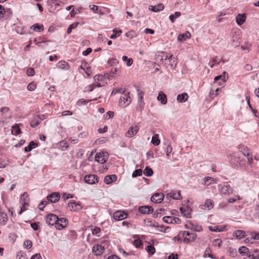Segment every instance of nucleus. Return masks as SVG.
I'll return each instance as SVG.
<instances>
[{"mask_svg": "<svg viewBox=\"0 0 259 259\" xmlns=\"http://www.w3.org/2000/svg\"><path fill=\"white\" fill-rule=\"evenodd\" d=\"M113 34H112L110 37L111 39H115L121 35L122 31L120 29L115 28L113 30Z\"/></svg>", "mask_w": 259, "mask_h": 259, "instance_id": "36", "label": "nucleus"}, {"mask_svg": "<svg viewBox=\"0 0 259 259\" xmlns=\"http://www.w3.org/2000/svg\"><path fill=\"white\" fill-rule=\"evenodd\" d=\"M98 40L99 42H105L108 40V39L104 36L102 34H100L98 36Z\"/></svg>", "mask_w": 259, "mask_h": 259, "instance_id": "60", "label": "nucleus"}, {"mask_svg": "<svg viewBox=\"0 0 259 259\" xmlns=\"http://www.w3.org/2000/svg\"><path fill=\"white\" fill-rule=\"evenodd\" d=\"M180 211L183 215L187 218L191 217V209L188 207H182L180 208Z\"/></svg>", "mask_w": 259, "mask_h": 259, "instance_id": "26", "label": "nucleus"}, {"mask_svg": "<svg viewBox=\"0 0 259 259\" xmlns=\"http://www.w3.org/2000/svg\"><path fill=\"white\" fill-rule=\"evenodd\" d=\"M104 116L105 119H109L113 117L114 112L113 111H109L106 114H104Z\"/></svg>", "mask_w": 259, "mask_h": 259, "instance_id": "57", "label": "nucleus"}, {"mask_svg": "<svg viewBox=\"0 0 259 259\" xmlns=\"http://www.w3.org/2000/svg\"><path fill=\"white\" fill-rule=\"evenodd\" d=\"M163 9L164 6L162 4H159L158 5L154 6H151L149 7V10L154 12L162 11Z\"/></svg>", "mask_w": 259, "mask_h": 259, "instance_id": "31", "label": "nucleus"}, {"mask_svg": "<svg viewBox=\"0 0 259 259\" xmlns=\"http://www.w3.org/2000/svg\"><path fill=\"white\" fill-rule=\"evenodd\" d=\"M172 216H165L162 218V220L167 224H172Z\"/></svg>", "mask_w": 259, "mask_h": 259, "instance_id": "51", "label": "nucleus"}, {"mask_svg": "<svg viewBox=\"0 0 259 259\" xmlns=\"http://www.w3.org/2000/svg\"><path fill=\"white\" fill-rule=\"evenodd\" d=\"M238 148L239 151L242 153L245 156H248L249 154H251L248 147L244 145H240Z\"/></svg>", "mask_w": 259, "mask_h": 259, "instance_id": "24", "label": "nucleus"}, {"mask_svg": "<svg viewBox=\"0 0 259 259\" xmlns=\"http://www.w3.org/2000/svg\"><path fill=\"white\" fill-rule=\"evenodd\" d=\"M248 257L250 259H259V250H256L252 253H249Z\"/></svg>", "mask_w": 259, "mask_h": 259, "instance_id": "39", "label": "nucleus"}, {"mask_svg": "<svg viewBox=\"0 0 259 259\" xmlns=\"http://www.w3.org/2000/svg\"><path fill=\"white\" fill-rule=\"evenodd\" d=\"M157 100L160 101L162 104L165 105L167 103L166 95L162 92H160L157 97Z\"/></svg>", "mask_w": 259, "mask_h": 259, "instance_id": "28", "label": "nucleus"}, {"mask_svg": "<svg viewBox=\"0 0 259 259\" xmlns=\"http://www.w3.org/2000/svg\"><path fill=\"white\" fill-rule=\"evenodd\" d=\"M240 38L239 35L236 33H235L233 35L232 39H231V46L232 47H233L234 48H236V47H238L240 43Z\"/></svg>", "mask_w": 259, "mask_h": 259, "instance_id": "20", "label": "nucleus"}, {"mask_svg": "<svg viewBox=\"0 0 259 259\" xmlns=\"http://www.w3.org/2000/svg\"><path fill=\"white\" fill-rule=\"evenodd\" d=\"M137 91L138 96V101H144V93L140 89H137Z\"/></svg>", "mask_w": 259, "mask_h": 259, "instance_id": "52", "label": "nucleus"}, {"mask_svg": "<svg viewBox=\"0 0 259 259\" xmlns=\"http://www.w3.org/2000/svg\"><path fill=\"white\" fill-rule=\"evenodd\" d=\"M191 37V34L188 32L185 33L180 34L178 36V40L179 42H183L186 39L189 38Z\"/></svg>", "mask_w": 259, "mask_h": 259, "instance_id": "29", "label": "nucleus"}, {"mask_svg": "<svg viewBox=\"0 0 259 259\" xmlns=\"http://www.w3.org/2000/svg\"><path fill=\"white\" fill-rule=\"evenodd\" d=\"M181 235H182V232H180L178 235L174 237L173 240L175 242H178V243H181L182 242V241L183 242V240H182V237L181 236Z\"/></svg>", "mask_w": 259, "mask_h": 259, "instance_id": "59", "label": "nucleus"}, {"mask_svg": "<svg viewBox=\"0 0 259 259\" xmlns=\"http://www.w3.org/2000/svg\"><path fill=\"white\" fill-rule=\"evenodd\" d=\"M29 201V198H28V196L26 193H24L22 195H21L20 202L22 205L21 207V210L19 212V214H21L25 210V205H27L28 202Z\"/></svg>", "mask_w": 259, "mask_h": 259, "instance_id": "4", "label": "nucleus"}, {"mask_svg": "<svg viewBox=\"0 0 259 259\" xmlns=\"http://www.w3.org/2000/svg\"><path fill=\"white\" fill-rule=\"evenodd\" d=\"M142 172L143 171L141 169H136L133 172L132 177L135 178L138 176H141L142 175Z\"/></svg>", "mask_w": 259, "mask_h": 259, "instance_id": "53", "label": "nucleus"}, {"mask_svg": "<svg viewBox=\"0 0 259 259\" xmlns=\"http://www.w3.org/2000/svg\"><path fill=\"white\" fill-rule=\"evenodd\" d=\"M230 162L235 167H237L243 164V161L239 158L235 156H233L231 158Z\"/></svg>", "mask_w": 259, "mask_h": 259, "instance_id": "22", "label": "nucleus"}, {"mask_svg": "<svg viewBox=\"0 0 259 259\" xmlns=\"http://www.w3.org/2000/svg\"><path fill=\"white\" fill-rule=\"evenodd\" d=\"M192 230L196 232H200L202 231V228L201 226L197 224H193Z\"/></svg>", "mask_w": 259, "mask_h": 259, "instance_id": "56", "label": "nucleus"}, {"mask_svg": "<svg viewBox=\"0 0 259 259\" xmlns=\"http://www.w3.org/2000/svg\"><path fill=\"white\" fill-rule=\"evenodd\" d=\"M164 198L162 193H155L151 198V200L154 203H160Z\"/></svg>", "mask_w": 259, "mask_h": 259, "instance_id": "17", "label": "nucleus"}, {"mask_svg": "<svg viewBox=\"0 0 259 259\" xmlns=\"http://www.w3.org/2000/svg\"><path fill=\"white\" fill-rule=\"evenodd\" d=\"M21 132V130L18 124H16L15 125L12 126L11 130V133L12 135L17 136L20 134Z\"/></svg>", "mask_w": 259, "mask_h": 259, "instance_id": "35", "label": "nucleus"}, {"mask_svg": "<svg viewBox=\"0 0 259 259\" xmlns=\"http://www.w3.org/2000/svg\"><path fill=\"white\" fill-rule=\"evenodd\" d=\"M181 12H176L174 14H171L169 16V18L170 21L172 23H174L175 21V20L177 18L180 17L181 16Z\"/></svg>", "mask_w": 259, "mask_h": 259, "instance_id": "41", "label": "nucleus"}, {"mask_svg": "<svg viewBox=\"0 0 259 259\" xmlns=\"http://www.w3.org/2000/svg\"><path fill=\"white\" fill-rule=\"evenodd\" d=\"M151 143L154 146H158L160 143V140L159 139V136L158 134H155L152 137Z\"/></svg>", "mask_w": 259, "mask_h": 259, "instance_id": "38", "label": "nucleus"}, {"mask_svg": "<svg viewBox=\"0 0 259 259\" xmlns=\"http://www.w3.org/2000/svg\"><path fill=\"white\" fill-rule=\"evenodd\" d=\"M172 198L176 200H181L182 199V196L181 194L180 191H171L166 195L165 199H169Z\"/></svg>", "mask_w": 259, "mask_h": 259, "instance_id": "7", "label": "nucleus"}, {"mask_svg": "<svg viewBox=\"0 0 259 259\" xmlns=\"http://www.w3.org/2000/svg\"><path fill=\"white\" fill-rule=\"evenodd\" d=\"M221 62L225 63L226 61L223 58L215 56L209 60V65L211 68H213L217 66Z\"/></svg>", "mask_w": 259, "mask_h": 259, "instance_id": "10", "label": "nucleus"}, {"mask_svg": "<svg viewBox=\"0 0 259 259\" xmlns=\"http://www.w3.org/2000/svg\"><path fill=\"white\" fill-rule=\"evenodd\" d=\"M60 198L59 193L58 192H54L47 196V199L49 201L52 203L57 202Z\"/></svg>", "mask_w": 259, "mask_h": 259, "instance_id": "19", "label": "nucleus"}, {"mask_svg": "<svg viewBox=\"0 0 259 259\" xmlns=\"http://www.w3.org/2000/svg\"><path fill=\"white\" fill-rule=\"evenodd\" d=\"M145 103L144 101H138V103L136 109L139 111H141L144 107Z\"/></svg>", "mask_w": 259, "mask_h": 259, "instance_id": "49", "label": "nucleus"}, {"mask_svg": "<svg viewBox=\"0 0 259 259\" xmlns=\"http://www.w3.org/2000/svg\"><path fill=\"white\" fill-rule=\"evenodd\" d=\"M108 158V155L107 153L99 152L97 153L95 156V160L99 163L103 164L106 162Z\"/></svg>", "mask_w": 259, "mask_h": 259, "instance_id": "5", "label": "nucleus"}, {"mask_svg": "<svg viewBox=\"0 0 259 259\" xmlns=\"http://www.w3.org/2000/svg\"><path fill=\"white\" fill-rule=\"evenodd\" d=\"M203 206L208 210L211 209L213 207L212 201L210 199H207L205 201Z\"/></svg>", "mask_w": 259, "mask_h": 259, "instance_id": "42", "label": "nucleus"}, {"mask_svg": "<svg viewBox=\"0 0 259 259\" xmlns=\"http://www.w3.org/2000/svg\"><path fill=\"white\" fill-rule=\"evenodd\" d=\"M238 251L240 254L245 255L247 254L248 249L245 246H241L239 248Z\"/></svg>", "mask_w": 259, "mask_h": 259, "instance_id": "47", "label": "nucleus"}, {"mask_svg": "<svg viewBox=\"0 0 259 259\" xmlns=\"http://www.w3.org/2000/svg\"><path fill=\"white\" fill-rule=\"evenodd\" d=\"M23 245L26 249H30L32 246V242L30 240H26L24 242Z\"/></svg>", "mask_w": 259, "mask_h": 259, "instance_id": "50", "label": "nucleus"}, {"mask_svg": "<svg viewBox=\"0 0 259 259\" xmlns=\"http://www.w3.org/2000/svg\"><path fill=\"white\" fill-rule=\"evenodd\" d=\"M197 234L195 233H190L189 231L182 232V237L183 238V242L189 243L194 241L197 238Z\"/></svg>", "mask_w": 259, "mask_h": 259, "instance_id": "3", "label": "nucleus"}, {"mask_svg": "<svg viewBox=\"0 0 259 259\" xmlns=\"http://www.w3.org/2000/svg\"><path fill=\"white\" fill-rule=\"evenodd\" d=\"M31 29L33 31L37 32H40L44 30V26L42 25H39L36 23L31 26Z\"/></svg>", "mask_w": 259, "mask_h": 259, "instance_id": "37", "label": "nucleus"}, {"mask_svg": "<svg viewBox=\"0 0 259 259\" xmlns=\"http://www.w3.org/2000/svg\"><path fill=\"white\" fill-rule=\"evenodd\" d=\"M101 232V229L99 227H95L93 230H92V234L93 235H96L98 237L100 236L99 233Z\"/></svg>", "mask_w": 259, "mask_h": 259, "instance_id": "55", "label": "nucleus"}, {"mask_svg": "<svg viewBox=\"0 0 259 259\" xmlns=\"http://www.w3.org/2000/svg\"><path fill=\"white\" fill-rule=\"evenodd\" d=\"M57 220H58V216L53 213L49 214L46 217V222L49 225H55L56 226Z\"/></svg>", "mask_w": 259, "mask_h": 259, "instance_id": "6", "label": "nucleus"}, {"mask_svg": "<svg viewBox=\"0 0 259 259\" xmlns=\"http://www.w3.org/2000/svg\"><path fill=\"white\" fill-rule=\"evenodd\" d=\"M67 220L64 218H58V220L56 226V228L58 230H62L66 227L67 225Z\"/></svg>", "mask_w": 259, "mask_h": 259, "instance_id": "11", "label": "nucleus"}, {"mask_svg": "<svg viewBox=\"0 0 259 259\" xmlns=\"http://www.w3.org/2000/svg\"><path fill=\"white\" fill-rule=\"evenodd\" d=\"M92 251L96 255H101L104 251V247L101 245L96 244L93 246Z\"/></svg>", "mask_w": 259, "mask_h": 259, "instance_id": "16", "label": "nucleus"}, {"mask_svg": "<svg viewBox=\"0 0 259 259\" xmlns=\"http://www.w3.org/2000/svg\"><path fill=\"white\" fill-rule=\"evenodd\" d=\"M188 94L184 93L178 95L177 101L180 103H183L186 102L188 100Z\"/></svg>", "mask_w": 259, "mask_h": 259, "instance_id": "33", "label": "nucleus"}, {"mask_svg": "<svg viewBox=\"0 0 259 259\" xmlns=\"http://www.w3.org/2000/svg\"><path fill=\"white\" fill-rule=\"evenodd\" d=\"M219 80H220V82H218V84L220 85H223L226 82L225 76L221 75L215 76L214 78V84H217Z\"/></svg>", "mask_w": 259, "mask_h": 259, "instance_id": "30", "label": "nucleus"}, {"mask_svg": "<svg viewBox=\"0 0 259 259\" xmlns=\"http://www.w3.org/2000/svg\"><path fill=\"white\" fill-rule=\"evenodd\" d=\"M123 95L120 97L119 100V103L121 105H125V107L128 106L130 103L131 102V98L129 96V93H124Z\"/></svg>", "mask_w": 259, "mask_h": 259, "instance_id": "9", "label": "nucleus"}, {"mask_svg": "<svg viewBox=\"0 0 259 259\" xmlns=\"http://www.w3.org/2000/svg\"><path fill=\"white\" fill-rule=\"evenodd\" d=\"M78 24V23H74L71 24L69 26L68 28L67 29V33L68 34H70L72 30L73 29L75 28L77 26Z\"/></svg>", "mask_w": 259, "mask_h": 259, "instance_id": "54", "label": "nucleus"}, {"mask_svg": "<svg viewBox=\"0 0 259 259\" xmlns=\"http://www.w3.org/2000/svg\"><path fill=\"white\" fill-rule=\"evenodd\" d=\"M127 215L124 211L118 210L113 213V217L116 220H122L126 218Z\"/></svg>", "mask_w": 259, "mask_h": 259, "instance_id": "15", "label": "nucleus"}, {"mask_svg": "<svg viewBox=\"0 0 259 259\" xmlns=\"http://www.w3.org/2000/svg\"><path fill=\"white\" fill-rule=\"evenodd\" d=\"M218 188L221 195L224 197H228L233 192V189L229 185H219Z\"/></svg>", "mask_w": 259, "mask_h": 259, "instance_id": "2", "label": "nucleus"}, {"mask_svg": "<svg viewBox=\"0 0 259 259\" xmlns=\"http://www.w3.org/2000/svg\"><path fill=\"white\" fill-rule=\"evenodd\" d=\"M42 118H41L40 115H36L33 117L30 121V125L32 127L34 128L39 124Z\"/></svg>", "mask_w": 259, "mask_h": 259, "instance_id": "18", "label": "nucleus"}, {"mask_svg": "<svg viewBox=\"0 0 259 259\" xmlns=\"http://www.w3.org/2000/svg\"><path fill=\"white\" fill-rule=\"evenodd\" d=\"M139 130V128L137 125H132L128 129V131L125 133V136L131 138L137 134Z\"/></svg>", "mask_w": 259, "mask_h": 259, "instance_id": "12", "label": "nucleus"}, {"mask_svg": "<svg viewBox=\"0 0 259 259\" xmlns=\"http://www.w3.org/2000/svg\"><path fill=\"white\" fill-rule=\"evenodd\" d=\"M133 244L137 248H139L142 245L141 240L140 239H136L134 241Z\"/></svg>", "mask_w": 259, "mask_h": 259, "instance_id": "63", "label": "nucleus"}, {"mask_svg": "<svg viewBox=\"0 0 259 259\" xmlns=\"http://www.w3.org/2000/svg\"><path fill=\"white\" fill-rule=\"evenodd\" d=\"M233 235L234 237H235L236 239L240 240L245 237L246 236V234L243 230H237L234 231Z\"/></svg>", "mask_w": 259, "mask_h": 259, "instance_id": "23", "label": "nucleus"}, {"mask_svg": "<svg viewBox=\"0 0 259 259\" xmlns=\"http://www.w3.org/2000/svg\"><path fill=\"white\" fill-rule=\"evenodd\" d=\"M103 79H104V77H103V75H100V74L96 75L94 77V80L95 82H96V81L98 82L100 81H102Z\"/></svg>", "mask_w": 259, "mask_h": 259, "instance_id": "62", "label": "nucleus"}, {"mask_svg": "<svg viewBox=\"0 0 259 259\" xmlns=\"http://www.w3.org/2000/svg\"><path fill=\"white\" fill-rule=\"evenodd\" d=\"M156 59L157 61L164 63L165 64L170 65L172 67L174 65H176L175 63V58L173 57V55H170L166 52H161L156 55Z\"/></svg>", "mask_w": 259, "mask_h": 259, "instance_id": "1", "label": "nucleus"}, {"mask_svg": "<svg viewBox=\"0 0 259 259\" xmlns=\"http://www.w3.org/2000/svg\"><path fill=\"white\" fill-rule=\"evenodd\" d=\"M165 147L164 148V151L166 155L168 156L172 152V148L169 143H165Z\"/></svg>", "mask_w": 259, "mask_h": 259, "instance_id": "43", "label": "nucleus"}, {"mask_svg": "<svg viewBox=\"0 0 259 259\" xmlns=\"http://www.w3.org/2000/svg\"><path fill=\"white\" fill-rule=\"evenodd\" d=\"M143 173L145 176H146L147 177H150L153 175V170L151 168H150L149 167H146L144 169V170L143 171Z\"/></svg>", "mask_w": 259, "mask_h": 259, "instance_id": "44", "label": "nucleus"}, {"mask_svg": "<svg viewBox=\"0 0 259 259\" xmlns=\"http://www.w3.org/2000/svg\"><path fill=\"white\" fill-rule=\"evenodd\" d=\"M222 242L223 241L221 239H216L213 241V244L214 246H218L220 248L222 244Z\"/></svg>", "mask_w": 259, "mask_h": 259, "instance_id": "58", "label": "nucleus"}, {"mask_svg": "<svg viewBox=\"0 0 259 259\" xmlns=\"http://www.w3.org/2000/svg\"><path fill=\"white\" fill-rule=\"evenodd\" d=\"M123 61L126 62L127 66H130L133 64V61L132 58H128L126 56H123L122 58Z\"/></svg>", "mask_w": 259, "mask_h": 259, "instance_id": "45", "label": "nucleus"}, {"mask_svg": "<svg viewBox=\"0 0 259 259\" xmlns=\"http://www.w3.org/2000/svg\"><path fill=\"white\" fill-rule=\"evenodd\" d=\"M84 180L86 183L93 185L99 182V178L96 175H89L84 177Z\"/></svg>", "mask_w": 259, "mask_h": 259, "instance_id": "8", "label": "nucleus"}, {"mask_svg": "<svg viewBox=\"0 0 259 259\" xmlns=\"http://www.w3.org/2000/svg\"><path fill=\"white\" fill-rule=\"evenodd\" d=\"M67 209L70 211H77L81 209V206L79 203L72 201L68 203Z\"/></svg>", "mask_w": 259, "mask_h": 259, "instance_id": "13", "label": "nucleus"}, {"mask_svg": "<svg viewBox=\"0 0 259 259\" xmlns=\"http://www.w3.org/2000/svg\"><path fill=\"white\" fill-rule=\"evenodd\" d=\"M96 100V99H93V100H85L83 99H80L78 100V101L77 102V104L78 106H81L82 105H85L86 104L88 103L89 102H90L92 100Z\"/></svg>", "mask_w": 259, "mask_h": 259, "instance_id": "46", "label": "nucleus"}, {"mask_svg": "<svg viewBox=\"0 0 259 259\" xmlns=\"http://www.w3.org/2000/svg\"><path fill=\"white\" fill-rule=\"evenodd\" d=\"M117 177L115 175H108L104 178V182L106 184H111L116 181Z\"/></svg>", "mask_w": 259, "mask_h": 259, "instance_id": "21", "label": "nucleus"}, {"mask_svg": "<svg viewBox=\"0 0 259 259\" xmlns=\"http://www.w3.org/2000/svg\"><path fill=\"white\" fill-rule=\"evenodd\" d=\"M57 67L65 70H68L70 68L69 64L64 61H59L57 64Z\"/></svg>", "mask_w": 259, "mask_h": 259, "instance_id": "27", "label": "nucleus"}, {"mask_svg": "<svg viewBox=\"0 0 259 259\" xmlns=\"http://www.w3.org/2000/svg\"><path fill=\"white\" fill-rule=\"evenodd\" d=\"M30 259H42V257L40 253H37L33 254L30 258Z\"/></svg>", "mask_w": 259, "mask_h": 259, "instance_id": "64", "label": "nucleus"}, {"mask_svg": "<svg viewBox=\"0 0 259 259\" xmlns=\"http://www.w3.org/2000/svg\"><path fill=\"white\" fill-rule=\"evenodd\" d=\"M209 230L211 232H222L228 230L227 226H209Z\"/></svg>", "mask_w": 259, "mask_h": 259, "instance_id": "14", "label": "nucleus"}, {"mask_svg": "<svg viewBox=\"0 0 259 259\" xmlns=\"http://www.w3.org/2000/svg\"><path fill=\"white\" fill-rule=\"evenodd\" d=\"M202 181H203L202 184L203 185L208 186V185H210L212 183L211 181H213L214 179L212 177H206L204 178L203 179Z\"/></svg>", "mask_w": 259, "mask_h": 259, "instance_id": "40", "label": "nucleus"}, {"mask_svg": "<svg viewBox=\"0 0 259 259\" xmlns=\"http://www.w3.org/2000/svg\"><path fill=\"white\" fill-rule=\"evenodd\" d=\"M246 20V16L245 14H239L236 16V22L238 25H241Z\"/></svg>", "mask_w": 259, "mask_h": 259, "instance_id": "32", "label": "nucleus"}, {"mask_svg": "<svg viewBox=\"0 0 259 259\" xmlns=\"http://www.w3.org/2000/svg\"><path fill=\"white\" fill-rule=\"evenodd\" d=\"M35 88H36V84L33 82H30L27 85V89L30 91H34L35 89Z\"/></svg>", "mask_w": 259, "mask_h": 259, "instance_id": "61", "label": "nucleus"}, {"mask_svg": "<svg viewBox=\"0 0 259 259\" xmlns=\"http://www.w3.org/2000/svg\"><path fill=\"white\" fill-rule=\"evenodd\" d=\"M8 221L7 214L3 212L0 211V224L5 225Z\"/></svg>", "mask_w": 259, "mask_h": 259, "instance_id": "34", "label": "nucleus"}, {"mask_svg": "<svg viewBox=\"0 0 259 259\" xmlns=\"http://www.w3.org/2000/svg\"><path fill=\"white\" fill-rule=\"evenodd\" d=\"M153 209L151 207L147 205H144L139 207V211L143 214H149L152 212Z\"/></svg>", "mask_w": 259, "mask_h": 259, "instance_id": "25", "label": "nucleus"}, {"mask_svg": "<svg viewBox=\"0 0 259 259\" xmlns=\"http://www.w3.org/2000/svg\"><path fill=\"white\" fill-rule=\"evenodd\" d=\"M146 249L150 255H153L155 252V247L152 245H148Z\"/></svg>", "mask_w": 259, "mask_h": 259, "instance_id": "48", "label": "nucleus"}]
</instances>
